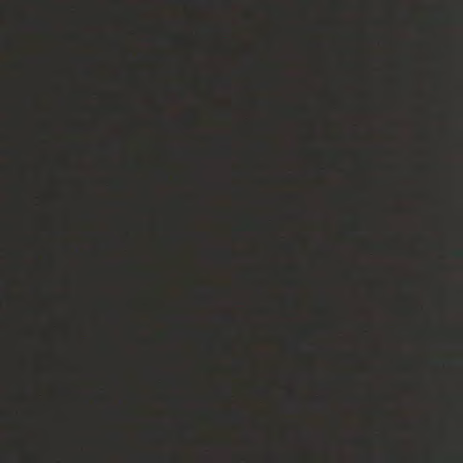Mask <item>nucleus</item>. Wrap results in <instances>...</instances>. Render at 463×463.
Here are the masks:
<instances>
[{
  "label": "nucleus",
  "instance_id": "1",
  "mask_svg": "<svg viewBox=\"0 0 463 463\" xmlns=\"http://www.w3.org/2000/svg\"><path fill=\"white\" fill-rule=\"evenodd\" d=\"M232 417H233L234 420H237L241 419V414L238 413V412H235V413H233Z\"/></svg>",
  "mask_w": 463,
  "mask_h": 463
},
{
  "label": "nucleus",
  "instance_id": "4",
  "mask_svg": "<svg viewBox=\"0 0 463 463\" xmlns=\"http://www.w3.org/2000/svg\"><path fill=\"white\" fill-rule=\"evenodd\" d=\"M25 22H26V23H31V22H33V21H32V20H29V19H25Z\"/></svg>",
  "mask_w": 463,
  "mask_h": 463
},
{
  "label": "nucleus",
  "instance_id": "2",
  "mask_svg": "<svg viewBox=\"0 0 463 463\" xmlns=\"http://www.w3.org/2000/svg\"><path fill=\"white\" fill-rule=\"evenodd\" d=\"M22 400H23V402H26V401H27V396L24 395V396L22 397Z\"/></svg>",
  "mask_w": 463,
  "mask_h": 463
},
{
  "label": "nucleus",
  "instance_id": "3",
  "mask_svg": "<svg viewBox=\"0 0 463 463\" xmlns=\"http://www.w3.org/2000/svg\"><path fill=\"white\" fill-rule=\"evenodd\" d=\"M462 254H463V252H462L461 250H459V251H458V252H457V255H458V256H461Z\"/></svg>",
  "mask_w": 463,
  "mask_h": 463
}]
</instances>
